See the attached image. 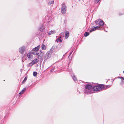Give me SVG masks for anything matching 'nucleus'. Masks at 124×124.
I'll list each match as a JSON object with an SVG mask.
<instances>
[{
    "label": "nucleus",
    "mask_w": 124,
    "mask_h": 124,
    "mask_svg": "<svg viewBox=\"0 0 124 124\" xmlns=\"http://www.w3.org/2000/svg\"><path fill=\"white\" fill-rule=\"evenodd\" d=\"M69 36V31H67L65 32V36L66 39Z\"/></svg>",
    "instance_id": "9"
},
{
    "label": "nucleus",
    "mask_w": 124,
    "mask_h": 124,
    "mask_svg": "<svg viewBox=\"0 0 124 124\" xmlns=\"http://www.w3.org/2000/svg\"><path fill=\"white\" fill-rule=\"evenodd\" d=\"M112 81H110V84L108 85H101L102 87V89L104 88V89H106L110 87L112 85Z\"/></svg>",
    "instance_id": "7"
},
{
    "label": "nucleus",
    "mask_w": 124,
    "mask_h": 124,
    "mask_svg": "<svg viewBox=\"0 0 124 124\" xmlns=\"http://www.w3.org/2000/svg\"><path fill=\"white\" fill-rule=\"evenodd\" d=\"M101 84H99L98 85L95 86L93 88V90L96 91H99L102 89Z\"/></svg>",
    "instance_id": "2"
},
{
    "label": "nucleus",
    "mask_w": 124,
    "mask_h": 124,
    "mask_svg": "<svg viewBox=\"0 0 124 124\" xmlns=\"http://www.w3.org/2000/svg\"><path fill=\"white\" fill-rule=\"evenodd\" d=\"M46 46L45 45L43 44L41 46V49L43 50H46Z\"/></svg>",
    "instance_id": "12"
},
{
    "label": "nucleus",
    "mask_w": 124,
    "mask_h": 124,
    "mask_svg": "<svg viewBox=\"0 0 124 124\" xmlns=\"http://www.w3.org/2000/svg\"><path fill=\"white\" fill-rule=\"evenodd\" d=\"M122 14H121V13H119V15H120H120H122Z\"/></svg>",
    "instance_id": "29"
},
{
    "label": "nucleus",
    "mask_w": 124,
    "mask_h": 124,
    "mask_svg": "<svg viewBox=\"0 0 124 124\" xmlns=\"http://www.w3.org/2000/svg\"><path fill=\"white\" fill-rule=\"evenodd\" d=\"M27 77H25L24 80H23V82H22V83L23 84V83H24L25 82L26 80H27Z\"/></svg>",
    "instance_id": "17"
},
{
    "label": "nucleus",
    "mask_w": 124,
    "mask_h": 124,
    "mask_svg": "<svg viewBox=\"0 0 124 124\" xmlns=\"http://www.w3.org/2000/svg\"><path fill=\"white\" fill-rule=\"evenodd\" d=\"M73 79L75 81H76L77 80L76 78L74 75L73 76Z\"/></svg>",
    "instance_id": "24"
},
{
    "label": "nucleus",
    "mask_w": 124,
    "mask_h": 124,
    "mask_svg": "<svg viewBox=\"0 0 124 124\" xmlns=\"http://www.w3.org/2000/svg\"><path fill=\"white\" fill-rule=\"evenodd\" d=\"M40 46L39 45H38L37 46L34 48L33 50L31 52V53L34 55H36V53H38L37 51L39 50L40 48Z\"/></svg>",
    "instance_id": "3"
},
{
    "label": "nucleus",
    "mask_w": 124,
    "mask_h": 124,
    "mask_svg": "<svg viewBox=\"0 0 124 124\" xmlns=\"http://www.w3.org/2000/svg\"><path fill=\"white\" fill-rule=\"evenodd\" d=\"M39 60L38 59H35L32 62L33 64H35L36 63L39 62Z\"/></svg>",
    "instance_id": "11"
},
{
    "label": "nucleus",
    "mask_w": 124,
    "mask_h": 124,
    "mask_svg": "<svg viewBox=\"0 0 124 124\" xmlns=\"http://www.w3.org/2000/svg\"><path fill=\"white\" fill-rule=\"evenodd\" d=\"M54 50V48L52 47L50 50L46 53L45 56V58L46 59H47L51 57L52 52Z\"/></svg>",
    "instance_id": "1"
},
{
    "label": "nucleus",
    "mask_w": 124,
    "mask_h": 124,
    "mask_svg": "<svg viewBox=\"0 0 124 124\" xmlns=\"http://www.w3.org/2000/svg\"><path fill=\"white\" fill-rule=\"evenodd\" d=\"M37 74V73L36 72H33V75L34 76H36Z\"/></svg>",
    "instance_id": "20"
},
{
    "label": "nucleus",
    "mask_w": 124,
    "mask_h": 124,
    "mask_svg": "<svg viewBox=\"0 0 124 124\" xmlns=\"http://www.w3.org/2000/svg\"><path fill=\"white\" fill-rule=\"evenodd\" d=\"M95 30H96V29H95V28L94 27V28L92 29H91V30H90V32H92L93 31H95Z\"/></svg>",
    "instance_id": "21"
},
{
    "label": "nucleus",
    "mask_w": 124,
    "mask_h": 124,
    "mask_svg": "<svg viewBox=\"0 0 124 124\" xmlns=\"http://www.w3.org/2000/svg\"><path fill=\"white\" fill-rule=\"evenodd\" d=\"M40 53H36L37 54H36V55L35 56L39 58L40 57L41 58L43 57L44 55V54L43 52H42L41 50H40Z\"/></svg>",
    "instance_id": "6"
},
{
    "label": "nucleus",
    "mask_w": 124,
    "mask_h": 124,
    "mask_svg": "<svg viewBox=\"0 0 124 124\" xmlns=\"http://www.w3.org/2000/svg\"><path fill=\"white\" fill-rule=\"evenodd\" d=\"M25 90H26V88H24L22 90V92H23V93L25 91Z\"/></svg>",
    "instance_id": "27"
},
{
    "label": "nucleus",
    "mask_w": 124,
    "mask_h": 124,
    "mask_svg": "<svg viewBox=\"0 0 124 124\" xmlns=\"http://www.w3.org/2000/svg\"><path fill=\"white\" fill-rule=\"evenodd\" d=\"M54 31H50L48 33V34L49 35H51L52 34H53L54 33Z\"/></svg>",
    "instance_id": "18"
},
{
    "label": "nucleus",
    "mask_w": 124,
    "mask_h": 124,
    "mask_svg": "<svg viewBox=\"0 0 124 124\" xmlns=\"http://www.w3.org/2000/svg\"><path fill=\"white\" fill-rule=\"evenodd\" d=\"M123 73H124V70L123 71Z\"/></svg>",
    "instance_id": "31"
},
{
    "label": "nucleus",
    "mask_w": 124,
    "mask_h": 124,
    "mask_svg": "<svg viewBox=\"0 0 124 124\" xmlns=\"http://www.w3.org/2000/svg\"><path fill=\"white\" fill-rule=\"evenodd\" d=\"M89 34V32H85L84 34V36L85 37H86L88 36Z\"/></svg>",
    "instance_id": "15"
},
{
    "label": "nucleus",
    "mask_w": 124,
    "mask_h": 124,
    "mask_svg": "<svg viewBox=\"0 0 124 124\" xmlns=\"http://www.w3.org/2000/svg\"><path fill=\"white\" fill-rule=\"evenodd\" d=\"M121 78L122 79V84H124V78L123 77H119L117 78Z\"/></svg>",
    "instance_id": "13"
},
{
    "label": "nucleus",
    "mask_w": 124,
    "mask_h": 124,
    "mask_svg": "<svg viewBox=\"0 0 124 124\" xmlns=\"http://www.w3.org/2000/svg\"><path fill=\"white\" fill-rule=\"evenodd\" d=\"M25 48L24 46H23L20 48L19 49V52L21 54L23 53L25 50Z\"/></svg>",
    "instance_id": "8"
},
{
    "label": "nucleus",
    "mask_w": 124,
    "mask_h": 124,
    "mask_svg": "<svg viewBox=\"0 0 124 124\" xmlns=\"http://www.w3.org/2000/svg\"><path fill=\"white\" fill-rule=\"evenodd\" d=\"M43 25H42L41 26V27L39 29V30L41 31H42L43 30Z\"/></svg>",
    "instance_id": "22"
},
{
    "label": "nucleus",
    "mask_w": 124,
    "mask_h": 124,
    "mask_svg": "<svg viewBox=\"0 0 124 124\" xmlns=\"http://www.w3.org/2000/svg\"><path fill=\"white\" fill-rule=\"evenodd\" d=\"M100 0H95V2L96 3H98Z\"/></svg>",
    "instance_id": "26"
},
{
    "label": "nucleus",
    "mask_w": 124,
    "mask_h": 124,
    "mask_svg": "<svg viewBox=\"0 0 124 124\" xmlns=\"http://www.w3.org/2000/svg\"><path fill=\"white\" fill-rule=\"evenodd\" d=\"M66 7L65 4H62L61 11L62 14L65 13L66 11Z\"/></svg>",
    "instance_id": "5"
},
{
    "label": "nucleus",
    "mask_w": 124,
    "mask_h": 124,
    "mask_svg": "<svg viewBox=\"0 0 124 124\" xmlns=\"http://www.w3.org/2000/svg\"><path fill=\"white\" fill-rule=\"evenodd\" d=\"M94 28H95L96 30V29H98V30L100 29V28H101L99 26H96V27H94Z\"/></svg>",
    "instance_id": "19"
},
{
    "label": "nucleus",
    "mask_w": 124,
    "mask_h": 124,
    "mask_svg": "<svg viewBox=\"0 0 124 124\" xmlns=\"http://www.w3.org/2000/svg\"><path fill=\"white\" fill-rule=\"evenodd\" d=\"M95 23L96 24L98 25L102 26L104 24L103 21L100 19L97 20Z\"/></svg>",
    "instance_id": "4"
},
{
    "label": "nucleus",
    "mask_w": 124,
    "mask_h": 124,
    "mask_svg": "<svg viewBox=\"0 0 124 124\" xmlns=\"http://www.w3.org/2000/svg\"><path fill=\"white\" fill-rule=\"evenodd\" d=\"M23 92H22L21 91V92L19 93V94H20V95H22V94H23Z\"/></svg>",
    "instance_id": "28"
},
{
    "label": "nucleus",
    "mask_w": 124,
    "mask_h": 124,
    "mask_svg": "<svg viewBox=\"0 0 124 124\" xmlns=\"http://www.w3.org/2000/svg\"><path fill=\"white\" fill-rule=\"evenodd\" d=\"M56 41L57 42L59 41L60 42H61L62 41V40L61 39V37H60L58 39H56Z\"/></svg>",
    "instance_id": "16"
},
{
    "label": "nucleus",
    "mask_w": 124,
    "mask_h": 124,
    "mask_svg": "<svg viewBox=\"0 0 124 124\" xmlns=\"http://www.w3.org/2000/svg\"><path fill=\"white\" fill-rule=\"evenodd\" d=\"M31 54L30 53L28 54L27 55V57L28 58H30L31 57Z\"/></svg>",
    "instance_id": "23"
},
{
    "label": "nucleus",
    "mask_w": 124,
    "mask_h": 124,
    "mask_svg": "<svg viewBox=\"0 0 124 124\" xmlns=\"http://www.w3.org/2000/svg\"><path fill=\"white\" fill-rule=\"evenodd\" d=\"M54 3V0L52 1H51L49 2L48 3L49 5H53Z\"/></svg>",
    "instance_id": "14"
},
{
    "label": "nucleus",
    "mask_w": 124,
    "mask_h": 124,
    "mask_svg": "<svg viewBox=\"0 0 124 124\" xmlns=\"http://www.w3.org/2000/svg\"><path fill=\"white\" fill-rule=\"evenodd\" d=\"M92 86L89 85H86L85 86V88L88 90H90L92 88Z\"/></svg>",
    "instance_id": "10"
},
{
    "label": "nucleus",
    "mask_w": 124,
    "mask_h": 124,
    "mask_svg": "<svg viewBox=\"0 0 124 124\" xmlns=\"http://www.w3.org/2000/svg\"><path fill=\"white\" fill-rule=\"evenodd\" d=\"M34 64H33L32 62H31L29 64V66H32Z\"/></svg>",
    "instance_id": "25"
},
{
    "label": "nucleus",
    "mask_w": 124,
    "mask_h": 124,
    "mask_svg": "<svg viewBox=\"0 0 124 124\" xmlns=\"http://www.w3.org/2000/svg\"><path fill=\"white\" fill-rule=\"evenodd\" d=\"M53 70H54V69H53V70H51L50 71H53Z\"/></svg>",
    "instance_id": "30"
}]
</instances>
